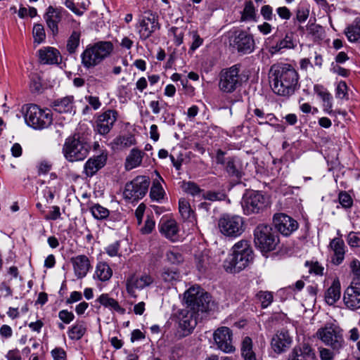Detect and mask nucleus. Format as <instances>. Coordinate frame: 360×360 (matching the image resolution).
<instances>
[{
    "label": "nucleus",
    "mask_w": 360,
    "mask_h": 360,
    "mask_svg": "<svg viewBox=\"0 0 360 360\" xmlns=\"http://www.w3.org/2000/svg\"><path fill=\"white\" fill-rule=\"evenodd\" d=\"M214 340L218 348L226 352L229 353L234 350L232 345V333L227 327H221L214 333Z\"/></svg>",
    "instance_id": "6ab92c4d"
},
{
    "label": "nucleus",
    "mask_w": 360,
    "mask_h": 360,
    "mask_svg": "<svg viewBox=\"0 0 360 360\" xmlns=\"http://www.w3.org/2000/svg\"><path fill=\"white\" fill-rule=\"evenodd\" d=\"M316 336L325 345L330 347L335 352H340V350L344 347L345 340L342 330L335 323H326L318 329Z\"/></svg>",
    "instance_id": "39448f33"
},
{
    "label": "nucleus",
    "mask_w": 360,
    "mask_h": 360,
    "mask_svg": "<svg viewBox=\"0 0 360 360\" xmlns=\"http://www.w3.org/2000/svg\"><path fill=\"white\" fill-rule=\"evenodd\" d=\"M345 306L352 310L360 309V283L352 284L347 288L343 295Z\"/></svg>",
    "instance_id": "aec40b11"
},
{
    "label": "nucleus",
    "mask_w": 360,
    "mask_h": 360,
    "mask_svg": "<svg viewBox=\"0 0 360 360\" xmlns=\"http://www.w3.org/2000/svg\"><path fill=\"white\" fill-rule=\"evenodd\" d=\"M144 154L143 151L137 148L131 149L125 160L126 170L129 171L140 166Z\"/></svg>",
    "instance_id": "72a5a7b5"
},
{
    "label": "nucleus",
    "mask_w": 360,
    "mask_h": 360,
    "mask_svg": "<svg viewBox=\"0 0 360 360\" xmlns=\"http://www.w3.org/2000/svg\"><path fill=\"white\" fill-rule=\"evenodd\" d=\"M58 318L63 323L69 324L74 320L75 315L72 311H69L67 309H63L58 312Z\"/></svg>",
    "instance_id": "13d9d810"
},
{
    "label": "nucleus",
    "mask_w": 360,
    "mask_h": 360,
    "mask_svg": "<svg viewBox=\"0 0 360 360\" xmlns=\"http://www.w3.org/2000/svg\"><path fill=\"white\" fill-rule=\"evenodd\" d=\"M181 188L183 191L194 198H202L203 190L193 181H183Z\"/></svg>",
    "instance_id": "79ce46f5"
},
{
    "label": "nucleus",
    "mask_w": 360,
    "mask_h": 360,
    "mask_svg": "<svg viewBox=\"0 0 360 360\" xmlns=\"http://www.w3.org/2000/svg\"><path fill=\"white\" fill-rule=\"evenodd\" d=\"M347 242L352 248L360 247V233L350 232L347 235Z\"/></svg>",
    "instance_id": "5fc2aeb1"
},
{
    "label": "nucleus",
    "mask_w": 360,
    "mask_h": 360,
    "mask_svg": "<svg viewBox=\"0 0 360 360\" xmlns=\"http://www.w3.org/2000/svg\"><path fill=\"white\" fill-rule=\"evenodd\" d=\"M179 210L181 217L186 220L193 222L195 220L194 212L191 208L190 203L185 199L179 202Z\"/></svg>",
    "instance_id": "a19ab883"
},
{
    "label": "nucleus",
    "mask_w": 360,
    "mask_h": 360,
    "mask_svg": "<svg viewBox=\"0 0 360 360\" xmlns=\"http://www.w3.org/2000/svg\"><path fill=\"white\" fill-rule=\"evenodd\" d=\"M319 353L321 360H333L335 354L338 352L328 348H320Z\"/></svg>",
    "instance_id": "e2e57ef3"
},
{
    "label": "nucleus",
    "mask_w": 360,
    "mask_h": 360,
    "mask_svg": "<svg viewBox=\"0 0 360 360\" xmlns=\"http://www.w3.org/2000/svg\"><path fill=\"white\" fill-rule=\"evenodd\" d=\"M218 227L224 236L236 238L245 231L244 219L239 215L224 214L219 219Z\"/></svg>",
    "instance_id": "9b49d317"
},
{
    "label": "nucleus",
    "mask_w": 360,
    "mask_h": 360,
    "mask_svg": "<svg viewBox=\"0 0 360 360\" xmlns=\"http://www.w3.org/2000/svg\"><path fill=\"white\" fill-rule=\"evenodd\" d=\"M166 258L169 262L173 264H178L184 261L181 253L176 248H172L167 251Z\"/></svg>",
    "instance_id": "49530a36"
},
{
    "label": "nucleus",
    "mask_w": 360,
    "mask_h": 360,
    "mask_svg": "<svg viewBox=\"0 0 360 360\" xmlns=\"http://www.w3.org/2000/svg\"><path fill=\"white\" fill-rule=\"evenodd\" d=\"M155 225V222L153 217L148 216L145 221L144 226L141 229V232L143 234H149L154 229Z\"/></svg>",
    "instance_id": "052dcab7"
},
{
    "label": "nucleus",
    "mask_w": 360,
    "mask_h": 360,
    "mask_svg": "<svg viewBox=\"0 0 360 360\" xmlns=\"http://www.w3.org/2000/svg\"><path fill=\"white\" fill-rule=\"evenodd\" d=\"M160 234L171 241H176L179 238V226L173 219L162 218L158 224Z\"/></svg>",
    "instance_id": "4be33fe9"
},
{
    "label": "nucleus",
    "mask_w": 360,
    "mask_h": 360,
    "mask_svg": "<svg viewBox=\"0 0 360 360\" xmlns=\"http://www.w3.org/2000/svg\"><path fill=\"white\" fill-rule=\"evenodd\" d=\"M225 170L229 176L236 179H240L243 175L242 162L236 157L226 158Z\"/></svg>",
    "instance_id": "cd10ccee"
},
{
    "label": "nucleus",
    "mask_w": 360,
    "mask_h": 360,
    "mask_svg": "<svg viewBox=\"0 0 360 360\" xmlns=\"http://www.w3.org/2000/svg\"><path fill=\"white\" fill-rule=\"evenodd\" d=\"M96 302H98L105 308L108 309L111 311L117 312L120 314H125V309L122 307L119 302L111 297L108 293L101 294L96 300Z\"/></svg>",
    "instance_id": "c756f323"
},
{
    "label": "nucleus",
    "mask_w": 360,
    "mask_h": 360,
    "mask_svg": "<svg viewBox=\"0 0 360 360\" xmlns=\"http://www.w3.org/2000/svg\"><path fill=\"white\" fill-rule=\"evenodd\" d=\"M113 49L110 41H99L89 45L81 53V63L86 69L94 68L108 58Z\"/></svg>",
    "instance_id": "7ed1b4c3"
},
{
    "label": "nucleus",
    "mask_w": 360,
    "mask_h": 360,
    "mask_svg": "<svg viewBox=\"0 0 360 360\" xmlns=\"http://www.w3.org/2000/svg\"><path fill=\"white\" fill-rule=\"evenodd\" d=\"M52 107L53 110L58 113H71L75 112L74 109V96H68L53 102Z\"/></svg>",
    "instance_id": "c85d7f7f"
},
{
    "label": "nucleus",
    "mask_w": 360,
    "mask_h": 360,
    "mask_svg": "<svg viewBox=\"0 0 360 360\" xmlns=\"http://www.w3.org/2000/svg\"><path fill=\"white\" fill-rule=\"evenodd\" d=\"M93 217L98 220L106 219L110 214L109 210L99 204H95L90 207Z\"/></svg>",
    "instance_id": "a18cd8bd"
},
{
    "label": "nucleus",
    "mask_w": 360,
    "mask_h": 360,
    "mask_svg": "<svg viewBox=\"0 0 360 360\" xmlns=\"http://www.w3.org/2000/svg\"><path fill=\"white\" fill-rule=\"evenodd\" d=\"M230 45L242 54L254 51L255 43L253 36L245 30H236L229 37Z\"/></svg>",
    "instance_id": "ddd939ff"
},
{
    "label": "nucleus",
    "mask_w": 360,
    "mask_h": 360,
    "mask_svg": "<svg viewBox=\"0 0 360 360\" xmlns=\"http://www.w3.org/2000/svg\"><path fill=\"white\" fill-rule=\"evenodd\" d=\"M112 143L117 149H122L134 145L136 143V140L133 135L128 134L116 137L113 140Z\"/></svg>",
    "instance_id": "c03bdc74"
},
{
    "label": "nucleus",
    "mask_w": 360,
    "mask_h": 360,
    "mask_svg": "<svg viewBox=\"0 0 360 360\" xmlns=\"http://www.w3.org/2000/svg\"><path fill=\"white\" fill-rule=\"evenodd\" d=\"M190 34L192 37L193 41L191 45L189 52H193L202 44L203 39L200 37L198 32L195 30L191 32Z\"/></svg>",
    "instance_id": "603ef678"
},
{
    "label": "nucleus",
    "mask_w": 360,
    "mask_h": 360,
    "mask_svg": "<svg viewBox=\"0 0 360 360\" xmlns=\"http://www.w3.org/2000/svg\"><path fill=\"white\" fill-rule=\"evenodd\" d=\"M243 214L251 215L261 214L269 206V201L262 192L256 191H246L241 200Z\"/></svg>",
    "instance_id": "423d86ee"
},
{
    "label": "nucleus",
    "mask_w": 360,
    "mask_h": 360,
    "mask_svg": "<svg viewBox=\"0 0 360 360\" xmlns=\"http://www.w3.org/2000/svg\"><path fill=\"white\" fill-rule=\"evenodd\" d=\"M260 14L266 21L276 20V17L274 13L273 7L270 5H264L261 7Z\"/></svg>",
    "instance_id": "8fccbe9b"
},
{
    "label": "nucleus",
    "mask_w": 360,
    "mask_h": 360,
    "mask_svg": "<svg viewBox=\"0 0 360 360\" xmlns=\"http://www.w3.org/2000/svg\"><path fill=\"white\" fill-rule=\"evenodd\" d=\"M81 32L79 30H73L67 40L66 49L70 54L77 51L79 46Z\"/></svg>",
    "instance_id": "37998d69"
},
{
    "label": "nucleus",
    "mask_w": 360,
    "mask_h": 360,
    "mask_svg": "<svg viewBox=\"0 0 360 360\" xmlns=\"http://www.w3.org/2000/svg\"><path fill=\"white\" fill-rule=\"evenodd\" d=\"M253 259V252L248 240H241L231 248V253L224 262L223 266L228 273H238L245 267Z\"/></svg>",
    "instance_id": "f03ea898"
},
{
    "label": "nucleus",
    "mask_w": 360,
    "mask_h": 360,
    "mask_svg": "<svg viewBox=\"0 0 360 360\" xmlns=\"http://www.w3.org/2000/svg\"><path fill=\"white\" fill-rule=\"evenodd\" d=\"M340 283L338 279H335L325 292L326 302L329 305H333L340 300Z\"/></svg>",
    "instance_id": "2f4dec72"
},
{
    "label": "nucleus",
    "mask_w": 360,
    "mask_h": 360,
    "mask_svg": "<svg viewBox=\"0 0 360 360\" xmlns=\"http://www.w3.org/2000/svg\"><path fill=\"white\" fill-rule=\"evenodd\" d=\"M329 247L333 252L332 262L335 265L342 264L345 259L346 246L342 239L335 238L330 242Z\"/></svg>",
    "instance_id": "a878e982"
},
{
    "label": "nucleus",
    "mask_w": 360,
    "mask_h": 360,
    "mask_svg": "<svg viewBox=\"0 0 360 360\" xmlns=\"http://www.w3.org/2000/svg\"><path fill=\"white\" fill-rule=\"evenodd\" d=\"M255 245L264 252L274 250L278 243V238L271 226L260 224L254 231Z\"/></svg>",
    "instance_id": "9d476101"
},
{
    "label": "nucleus",
    "mask_w": 360,
    "mask_h": 360,
    "mask_svg": "<svg viewBox=\"0 0 360 360\" xmlns=\"http://www.w3.org/2000/svg\"><path fill=\"white\" fill-rule=\"evenodd\" d=\"M274 224L276 229L283 236H288L298 228V223L290 216L283 213H277L274 216Z\"/></svg>",
    "instance_id": "f3484780"
},
{
    "label": "nucleus",
    "mask_w": 360,
    "mask_h": 360,
    "mask_svg": "<svg viewBox=\"0 0 360 360\" xmlns=\"http://www.w3.org/2000/svg\"><path fill=\"white\" fill-rule=\"evenodd\" d=\"M188 307L195 311H207L211 309V297L199 286H192L184 293Z\"/></svg>",
    "instance_id": "6e6552de"
},
{
    "label": "nucleus",
    "mask_w": 360,
    "mask_h": 360,
    "mask_svg": "<svg viewBox=\"0 0 360 360\" xmlns=\"http://www.w3.org/2000/svg\"><path fill=\"white\" fill-rule=\"evenodd\" d=\"M75 276L77 278L85 277L91 268L89 257L84 255H79L70 259Z\"/></svg>",
    "instance_id": "5701e85b"
},
{
    "label": "nucleus",
    "mask_w": 360,
    "mask_h": 360,
    "mask_svg": "<svg viewBox=\"0 0 360 360\" xmlns=\"http://www.w3.org/2000/svg\"><path fill=\"white\" fill-rule=\"evenodd\" d=\"M197 325V320L194 311H181L179 316V338L186 337L190 335Z\"/></svg>",
    "instance_id": "a211bd4d"
},
{
    "label": "nucleus",
    "mask_w": 360,
    "mask_h": 360,
    "mask_svg": "<svg viewBox=\"0 0 360 360\" xmlns=\"http://www.w3.org/2000/svg\"><path fill=\"white\" fill-rule=\"evenodd\" d=\"M345 34L349 41L352 43L360 42V20L355 19L345 30Z\"/></svg>",
    "instance_id": "c9c22d12"
},
{
    "label": "nucleus",
    "mask_w": 360,
    "mask_h": 360,
    "mask_svg": "<svg viewBox=\"0 0 360 360\" xmlns=\"http://www.w3.org/2000/svg\"><path fill=\"white\" fill-rule=\"evenodd\" d=\"M240 65H234L223 69L219 76V89L224 93L231 94L242 84V77L240 75Z\"/></svg>",
    "instance_id": "1a4fd4ad"
},
{
    "label": "nucleus",
    "mask_w": 360,
    "mask_h": 360,
    "mask_svg": "<svg viewBox=\"0 0 360 360\" xmlns=\"http://www.w3.org/2000/svg\"><path fill=\"white\" fill-rule=\"evenodd\" d=\"M296 45L293 32H289L285 34L283 39L279 40L276 44L270 46L269 51L271 53H276L284 49H294Z\"/></svg>",
    "instance_id": "7c9ffc66"
},
{
    "label": "nucleus",
    "mask_w": 360,
    "mask_h": 360,
    "mask_svg": "<svg viewBox=\"0 0 360 360\" xmlns=\"http://www.w3.org/2000/svg\"><path fill=\"white\" fill-rule=\"evenodd\" d=\"M169 32L174 36V44L176 46H180L184 41V32L176 27H172L170 28Z\"/></svg>",
    "instance_id": "864d4df0"
},
{
    "label": "nucleus",
    "mask_w": 360,
    "mask_h": 360,
    "mask_svg": "<svg viewBox=\"0 0 360 360\" xmlns=\"http://www.w3.org/2000/svg\"><path fill=\"white\" fill-rule=\"evenodd\" d=\"M56 188L46 186L43 191L44 197L46 199L47 203H51L55 198Z\"/></svg>",
    "instance_id": "69168bd1"
},
{
    "label": "nucleus",
    "mask_w": 360,
    "mask_h": 360,
    "mask_svg": "<svg viewBox=\"0 0 360 360\" xmlns=\"http://www.w3.org/2000/svg\"><path fill=\"white\" fill-rule=\"evenodd\" d=\"M33 37L34 38V41L41 43L45 39V31L44 28L42 25L41 24H36L34 25L33 27Z\"/></svg>",
    "instance_id": "3c124183"
},
{
    "label": "nucleus",
    "mask_w": 360,
    "mask_h": 360,
    "mask_svg": "<svg viewBox=\"0 0 360 360\" xmlns=\"http://www.w3.org/2000/svg\"><path fill=\"white\" fill-rule=\"evenodd\" d=\"M52 168V164L48 160H42L37 165L38 174H46Z\"/></svg>",
    "instance_id": "338daca9"
},
{
    "label": "nucleus",
    "mask_w": 360,
    "mask_h": 360,
    "mask_svg": "<svg viewBox=\"0 0 360 360\" xmlns=\"http://www.w3.org/2000/svg\"><path fill=\"white\" fill-rule=\"evenodd\" d=\"M60 207L57 205H53L50 207V211L47 215L44 217L46 220L56 221L60 218Z\"/></svg>",
    "instance_id": "bf43d9fd"
},
{
    "label": "nucleus",
    "mask_w": 360,
    "mask_h": 360,
    "mask_svg": "<svg viewBox=\"0 0 360 360\" xmlns=\"http://www.w3.org/2000/svg\"><path fill=\"white\" fill-rule=\"evenodd\" d=\"M241 354L245 360H257L255 353L252 349V341L249 337H245L241 343Z\"/></svg>",
    "instance_id": "58836bf2"
},
{
    "label": "nucleus",
    "mask_w": 360,
    "mask_h": 360,
    "mask_svg": "<svg viewBox=\"0 0 360 360\" xmlns=\"http://www.w3.org/2000/svg\"><path fill=\"white\" fill-rule=\"evenodd\" d=\"M150 186L149 178L139 176L125 185L123 196L125 200L134 202L143 198Z\"/></svg>",
    "instance_id": "f8f14e48"
},
{
    "label": "nucleus",
    "mask_w": 360,
    "mask_h": 360,
    "mask_svg": "<svg viewBox=\"0 0 360 360\" xmlns=\"http://www.w3.org/2000/svg\"><path fill=\"white\" fill-rule=\"evenodd\" d=\"M276 12L278 17L282 20H289L292 13L288 8L286 6H280L276 8Z\"/></svg>",
    "instance_id": "774afa93"
},
{
    "label": "nucleus",
    "mask_w": 360,
    "mask_h": 360,
    "mask_svg": "<svg viewBox=\"0 0 360 360\" xmlns=\"http://www.w3.org/2000/svg\"><path fill=\"white\" fill-rule=\"evenodd\" d=\"M86 331V323L82 320H78L68 328V335L72 340H79L84 337Z\"/></svg>",
    "instance_id": "473e14b6"
},
{
    "label": "nucleus",
    "mask_w": 360,
    "mask_h": 360,
    "mask_svg": "<svg viewBox=\"0 0 360 360\" xmlns=\"http://www.w3.org/2000/svg\"><path fill=\"white\" fill-rule=\"evenodd\" d=\"M39 60L44 64H58L61 60V56L58 49L53 47H44L39 50Z\"/></svg>",
    "instance_id": "bb28decb"
},
{
    "label": "nucleus",
    "mask_w": 360,
    "mask_h": 360,
    "mask_svg": "<svg viewBox=\"0 0 360 360\" xmlns=\"http://www.w3.org/2000/svg\"><path fill=\"white\" fill-rule=\"evenodd\" d=\"M180 273L176 268L162 269L160 278L165 283H173L180 280Z\"/></svg>",
    "instance_id": "ea45409f"
},
{
    "label": "nucleus",
    "mask_w": 360,
    "mask_h": 360,
    "mask_svg": "<svg viewBox=\"0 0 360 360\" xmlns=\"http://www.w3.org/2000/svg\"><path fill=\"white\" fill-rule=\"evenodd\" d=\"M273 91L281 96L288 97L299 88V75L289 64H278L270 70Z\"/></svg>",
    "instance_id": "f257e3e1"
},
{
    "label": "nucleus",
    "mask_w": 360,
    "mask_h": 360,
    "mask_svg": "<svg viewBox=\"0 0 360 360\" xmlns=\"http://www.w3.org/2000/svg\"><path fill=\"white\" fill-rule=\"evenodd\" d=\"M107 161V155L101 153L89 158L84 167V172L87 176H94L99 169L104 167Z\"/></svg>",
    "instance_id": "b1692460"
},
{
    "label": "nucleus",
    "mask_w": 360,
    "mask_h": 360,
    "mask_svg": "<svg viewBox=\"0 0 360 360\" xmlns=\"http://www.w3.org/2000/svg\"><path fill=\"white\" fill-rule=\"evenodd\" d=\"M158 179L153 182V185L150 191V196L153 200L160 201L163 199L165 195V191L160 184V181H163V179L157 174Z\"/></svg>",
    "instance_id": "4c0bfd02"
},
{
    "label": "nucleus",
    "mask_w": 360,
    "mask_h": 360,
    "mask_svg": "<svg viewBox=\"0 0 360 360\" xmlns=\"http://www.w3.org/2000/svg\"><path fill=\"white\" fill-rule=\"evenodd\" d=\"M118 113L115 110H107L99 114L95 121V129L101 135L108 134L117 120Z\"/></svg>",
    "instance_id": "dca6fc26"
},
{
    "label": "nucleus",
    "mask_w": 360,
    "mask_h": 360,
    "mask_svg": "<svg viewBox=\"0 0 360 360\" xmlns=\"http://www.w3.org/2000/svg\"><path fill=\"white\" fill-rule=\"evenodd\" d=\"M322 30L323 28L321 25L315 23H308L307 25V30L308 31L309 34L315 37H320Z\"/></svg>",
    "instance_id": "0e129e2a"
},
{
    "label": "nucleus",
    "mask_w": 360,
    "mask_h": 360,
    "mask_svg": "<svg viewBox=\"0 0 360 360\" xmlns=\"http://www.w3.org/2000/svg\"><path fill=\"white\" fill-rule=\"evenodd\" d=\"M292 338L286 330L278 331L271 340V345L277 353L285 352L292 343Z\"/></svg>",
    "instance_id": "393cba45"
},
{
    "label": "nucleus",
    "mask_w": 360,
    "mask_h": 360,
    "mask_svg": "<svg viewBox=\"0 0 360 360\" xmlns=\"http://www.w3.org/2000/svg\"><path fill=\"white\" fill-rule=\"evenodd\" d=\"M21 111L26 124L34 129H43L49 127L52 122V113L49 109H41L35 104L22 106Z\"/></svg>",
    "instance_id": "20e7f679"
},
{
    "label": "nucleus",
    "mask_w": 360,
    "mask_h": 360,
    "mask_svg": "<svg viewBox=\"0 0 360 360\" xmlns=\"http://www.w3.org/2000/svg\"><path fill=\"white\" fill-rule=\"evenodd\" d=\"M158 17L150 12L145 13L136 26L141 40H146L160 29Z\"/></svg>",
    "instance_id": "2eb2a0df"
},
{
    "label": "nucleus",
    "mask_w": 360,
    "mask_h": 360,
    "mask_svg": "<svg viewBox=\"0 0 360 360\" xmlns=\"http://www.w3.org/2000/svg\"><path fill=\"white\" fill-rule=\"evenodd\" d=\"M314 89L315 93L323 101L328 98H332L330 94L323 86L316 84L314 86Z\"/></svg>",
    "instance_id": "680f3d73"
},
{
    "label": "nucleus",
    "mask_w": 360,
    "mask_h": 360,
    "mask_svg": "<svg viewBox=\"0 0 360 360\" xmlns=\"http://www.w3.org/2000/svg\"><path fill=\"white\" fill-rule=\"evenodd\" d=\"M65 15H68L66 11L55 8L51 6L48 7L44 15V19L47 27L50 29L53 35L56 36L58 34V23Z\"/></svg>",
    "instance_id": "412c9836"
},
{
    "label": "nucleus",
    "mask_w": 360,
    "mask_h": 360,
    "mask_svg": "<svg viewBox=\"0 0 360 360\" xmlns=\"http://www.w3.org/2000/svg\"><path fill=\"white\" fill-rule=\"evenodd\" d=\"M258 300L260 301L262 307L266 308L273 302V295L271 292L268 291H259L257 294Z\"/></svg>",
    "instance_id": "de8ad7c7"
},
{
    "label": "nucleus",
    "mask_w": 360,
    "mask_h": 360,
    "mask_svg": "<svg viewBox=\"0 0 360 360\" xmlns=\"http://www.w3.org/2000/svg\"><path fill=\"white\" fill-rule=\"evenodd\" d=\"M338 200L341 206L345 209L350 208L353 205V200L351 195L345 191L339 193Z\"/></svg>",
    "instance_id": "09e8293b"
},
{
    "label": "nucleus",
    "mask_w": 360,
    "mask_h": 360,
    "mask_svg": "<svg viewBox=\"0 0 360 360\" xmlns=\"http://www.w3.org/2000/svg\"><path fill=\"white\" fill-rule=\"evenodd\" d=\"M112 276V270L106 262H98L94 277L101 281H107Z\"/></svg>",
    "instance_id": "e433bc0d"
},
{
    "label": "nucleus",
    "mask_w": 360,
    "mask_h": 360,
    "mask_svg": "<svg viewBox=\"0 0 360 360\" xmlns=\"http://www.w3.org/2000/svg\"><path fill=\"white\" fill-rule=\"evenodd\" d=\"M120 248V241H115L112 243L108 245L107 247L105 248V252L110 256V257H116L119 256V250Z\"/></svg>",
    "instance_id": "4d7b16f0"
},
{
    "label": "nucleus",
    "mask_w": 360,
    "mask_h": 360,
    "mask_svg": "<svg viewBox=\"0 0 360 360\" xmlns=\"http://www.w3.org/2000/svg\"><path fill=\"white\" fill-rule=\"evenodd\" d=\"M240 13V21L242 22H257L259 18L254 3L250 0L245 1L243 9Z\"/></svg>",
    "instance_id": "f704fd0d"
},
{
    "label": "nucleus",
    "mask_w": 360,
    "mask_h": 360,
    "mask_svg": "<svg viewBox=\"0 0 360 360\" xmlns=\"http://www.w3.org/2000/svg\"><path fill=\"white\" fill-rule=\"evenodd\" d=\"M89 150V144L79 135L68 138L63 148L65 158L70 162L83 160L87 156Z\"/></svg>",
    "instance_id": "0eeeda50"
},
{
    "label": "nucleus",
    "mask_w": 360,
    "mask_h": 360,
    "mask_svg": "<svg viewBox=\"0 0 360 360\" xmlns=\"http://www.w3.org/2000/svg\"><path fill=\"white\" fill-rule=\"evenodd\" d=\"M154 281L155 278L150 273L131 274L125 281L126 290L131 297H136V290H141L150 287Z\"/></svg>",
    "instance_id": "4468645a"
},
{
    "label": "nucleus",
    "mask_w": 360,
    "mask_h": 360,
    "mask_svg": "<svg viewBox=\"0 0 360 360\" xmlns=\"http://www.w3.org/2000/svg\"><path fill=\"white\" fill-rule=\"evenodd\" d=\"M224 198V195L221 192L207 191L202 193L201 199L208 200L211 201L221 200Z\"/></svg>",
    "instance_id": "6e6d98bb"
}]
</instances>
